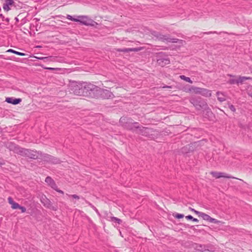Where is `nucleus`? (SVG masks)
Listing matches in <instances>:
<instances>
[{"label": "nucleus", "instance_id": "f257e3e1", "mask_svg": "<svg viewBox=\"0 0 252 252\" xmlns=\"http://www.w3.org/2000/svg\"><path fill=\"white\" fill-rule=\"evenodd\" d=\"M120 122L125 128L132 131H134L139 127V123L133 122L131 118L122 117L120 119Z\"/></svg>", "mask_w": 252, "mask_h": 252}, {"label": "nucleus", "instance_id": "3c124183", "mask_svg": "<svg viewBox=\"0 0 252 252\" xmlns=\"http://www.w3.org/2000/svg\"><path fill=\"white\" fill-rule=\"evenodd\" d=\"M6 21H9L8 19H6Z\"/></svg>", "mask_w": 252, "mask_h": 252}, {"label": "nucleus", "instance_id": "de8ad7c7", "mask_svg": "<svg viewBox=\"0 0 252 252\" xmlns=\"http://www.w3.org/2000/svg\"><path fill=\"white\" fill-rule=\"evenodd\" d=\"M15 20H16V21L17 22H19V19H18V18L17 17H16V18H15Z\"/></svg>", "mask_w": 252, "mask_h": 252}, {"label": "nucleus", "instance_id": "a18cd8bd", "mask_svg": "<svg viewBox=\"0 0 252 252\" xmlns=\"http://www.w3.org/2000/svg\"><path fill=\"white\" fill-rule=\"evenodd\" d=\"M47 69H49V70H54V68H51V67H48V68H47Z\"/></svg>", "mask_w": 252, "mask_h": 252}, {"label": "nucleus", "instance_id": "a211bd4d", "mask_svg": "<svg viewBox=\"0 0 252 252\" xmlns=\"http://www.w3.org/2000/svg\"><path fill=\"white\" fill-rule=\"evenodd\" d=\"M157 63L158 65L164 66L170 63V60L167 57H158L157 59Z\"/></svg>", "mask_w": 252, "mask_h": 252}, {"label": "nucleus", "instance_id": "f8f14e48", "mask_svg": "<svg viewBox=\"0 0 252 252\" xmlns=\"http://www.w3.org/2000/svg\"><path fill=\"white\" fill-rule=\"evenodd\" d=\"M158 38L161 40L163 42H170V43H177L179 39L177 38H170L168 35H162L159 34L157 36Z\"/></svg>", "mask_w": 252, "mask_h": 252}, {"label": "nucleus", "instance_id": "7c9ffc66", "mask_svg": "<svg viewBox=\"0 0 252 252\" xmlns=\"http://www.w3.org/2000/svg\"><path fill=\"white\" fill-rule=\"evenodd\" d=\"M20 205L16 203V202H14L11 206V207L12 209H19V207H20Z\"/></svg>", "mask_w": 252, "mask_h": 252}, {"label": "nucleus", "instance_id": "9d476101", "mask_svg": "<svg viewBox=\"0 0 252 252\" xmlns=\"http://www.w3.org/2000/svg\"><path fill=\"white\" fill-rule=\"evenodd\" d=\"M114 97V94L109 90L101 89L100 88L99 91L98 98L101 97L103 99H109Z\"/></svg>", "mask_w": 252, "mask_h": 252}, {"label": "nucleus", "instance_id": "4468645a", "mask_svg": "<svg viewBox=\"0 0 252 252\" xmlns=\"http://www.w3.org/2000/svg\"><path fill=\"white\" fill-rule=\"evenodd\" d=\"M12 7H16L14 0H5L2 7L4 11H8Z\"/></svg>", "mask_w": 252, "mask_h": 252}, {"label": "nucleus", "instance_id": "4c0bfd02", "mask_svg": "<svg viewBox=\"0 0 252 252\" xmlns=\"http://www.w3.org/2000/svg\"><path fill=\"white\" fill-rule=\"evenodd\" d=\"M19 209L21 210L22 213H25L26 211V208L25 207L20 206Z\"/></svg>", "mask_w": 252, "mask_h": 252}, {"label": "nucleus", "instance_id": "39448f33", "mask_svg": "<svg viewBox=\"0 0 252 252\" xmlns=\"http://www.w3.org/2000/svg\"><path fill=\"white\" fill-rule=\"evenodd\" d=\"M189 90V91H193L196 94H199L205 97H210L211 96V91L206 89L191 87Z\"/></svg>", "mask_w": 252, "mask_h": 252}, {"label": "nucleus", "instance_id": "0eeeda50", "mask_svg": "<svg viewBox=\"0 0 252 252\" xmlns=\"http://www.w3.org/2000/svg\"><path fill=\"white\" fill-rule=\"evenodd\" d=\"M137 131L136 133L139 134H141L142 135L150 137L151 135H152V132H153V130L152 128L143 127L142 126H139L138 128L136 129Z\"/></svg>", "mask_w": 252, "mask_h": 252}, {"label": "nucleus", "instance_id": "8fccbe9b", "mask_svg": "<svg viewBox=\"0 0 252 252\" xmlns=\"http://www.w3.org/2000/svg\"><path fill=\"white\" fill-rule=\"evenodd\" d=\"M228 75H229V76H230V77H234V76H233V75H231V74H228Z\"/></svg>", "mask_w": 252, "mask_h": 252}, {"label": "nucleus", "instance_id": "a878e982", "mask_svg": "<svg viewBox=\"0 0 252 252\" xmlns=\"http://www.w3.org/2000/svg\"><path fill=\"white\" fill-rule=\"evenodd\" d=\"M180 77L181 79L185 80L186 82H188L190 83H192V81H191V80L190 79V78L188 77H186L185 75H181Z\"/></svg>", "mask_w": 252, "mask_h": 252}, {"label": "nucleus", "instance_id": "b1692460", "mask_svg": "<svg viewBox=\"0 0 252 252\" xmlns=\"http://www.w3.org/2000/svg\"><path fill=\"white\" fill-rule=\"evenodd\" d=\"M7 52H10V53H14L16 55H19V56H24L25 55V53H21V52H18V51H15L13 49H8L7 51Z\"/></svg>", "mask_w": 252, "mask_h": 252}, {"label": "nucleus", "instance_id": "2f4dec72", "mask_svg": "<svg viewBox=\"0 0 252 252\" xmlns=\"http://www.w3.org/2000/svg\"><path fill=\"white\" fill-rule=\"evenodd\" d=\"M66 195H68L69 197H71L75 199L78 200L80 198V197L76 194L69 195L66 194Z\"/></svg>", "mask_w": 252, "mask_h": 252}, {"label": "nucleus", "instance_id": "5701e85b", "mask_svg": "<svg viewBox=\"0 0 252 252\" xmlns=\"http://www.w3.org/2000/svg\"><path fill=\"white\" fill-rule=\"evenodd\" d=\"M217 95L218 99L220 101L222 102L225 100V96L222 93L218 92L217 93Z\"/></svg>", "mask_w": 252, "mask_h": 252}, {"label": "nucleus", "instance_id": "ea45409f", "mask_svg": "<svg viewBox=\"0 0 252 252\" xmlns=\"http://www.w3.org/2000/svg\"><path fill=\"white\" fill-rule=\"evenodd\" d=\"M54 189L56 191L60 193H62L63 194H64V192L63 190L58 189L57 186H56V189Z\"/></svg>", "mask_w": 252, "mask_h": 252}, {"label": "nucleus", "instance_id": "bb28decb", "mask_svg": "<svg viewBox=\"0 0 252 252\" xmlns=\"http://www.w3.org/2000/svg\"><path fill=\"white\" fill-rule=\"evenodd\" d=\"M228 83L230 84H238V79H231L228 81Z\"/></svg>", "mask_w": 252, "mask_h": 252}, {"label": "nucleus", "instance_id": "f3484780", "mask_svg": "<svg viewBox=\"0 0 252 252\" xmlns=\"http://www.w3.org/2000/svg\"><path fill=\"white\" fill-rule=\"evenodd\" d=\"M211 175L215 178L218 179L221 177L230 179L234 177L223 172H211Z\"/></svg>", "mask_w": 252, "mask_h": 252}, {"label": "nucleus", "instance_id": "a19ab883", "mask_svg": "<svg viewBox=\"0 0 252 252\" xmlns=\"http://www.w3.org/2000/svg\"><path fill=\"white\" fill-rule=\"evenodd\" d=\"M132 49H130V48H125V49H122L121 50H120L121 51H123V52H127L129 51H132Z\"/></svg>", "mask_w": 252, "mask_h": 252}, {"label": "nucleus", "instance_id": "f704fd0d", "mask_svg": "<svg viewBox=\"0 0 252 252\" xmlns=\"http://www.w3.org/2000/svg\"><path fill=\"white\" fill-rule=\"evenodd\" d=\"M228 108L233 112L236 111V109L234 105L231 104H228Z\"/></svg>", "mask_w": 252, "mask_h": 252}, {"label": "nucleus", "instance_id": "473e14b6", "mask_svg": "<svg viewBox=\"0 0 252 252\" xmlns=\"http://www.w3.org/2000/svg\"><path fill=\"white\" fill-rule=\"evenodd\" d=\"M51 58V57H38L37 59L39 60H43L45 61H48Z\"/></svg>", "mask_w": 252, "mask_h": 252}, {"label": "nucleus", "instance_id": "72a5a7b5", "mask_svg": "<svg viewBox=\"0 0 252 252\" xmlns=\"http://www.w3.org/2000/svg\"><path fill=\"white\" fill-rule=\"evenodd\" d=\"M89 205L94 210V211H95V212L98 214L99 215V213L98 211V210L95 207H94L93 205H92L91 203H88Z\"/></svg>", "mask_w": 252, "mask_h": 252}, {"label": "nucleus", "instance_id": "c85d7f7f", "mask_svg": "<svg viewBox=\"0 0 252 252\" xmlns=\"http://www.w3.org/2000/svg\"><path fill=\"white\" fill-rule=\"evenodd\" d=\"M246 77H245V76H243V77L240 76L239 77V78L238 79V84L243 83L245 81H246Z\"/></svg>", "mask_w": 252, "mask_h": 252}, {"label": "nucleus", "instance_id": "37998d69", "mask_svg": "<svg viewBox=\"0 0 252 252\" xmlns=\"http://www.w3.org/2000/svg\"><path fill=\"white\" fill-rule=\"evenodd\" d=\"M163 88H172V86H164L163 87Z\"/></svg>", "mask_w": 252, "mask_h": 252}, {"label": "nucleus", "instance_id": "dca6fc26", "mask_svg": "<svg viewBox=\"0 0 252 252\" xmlns=\"http://www.w3.org/2000/svg\"><path fill=\"white\" fill-rule=\"evenodd\" d=\"M195 214L198 215L199 216L201 217L203 220H207L210 222L216 223L217 221L216 219L211 218L210 216L205 213L200 212H195Z\"/></svg>", "mask_w": 252, "mask_h": 252}, {"label": "nucleus", "instance_id": "4be33fe9", "mask_svg": "<svg viewBox=\"0 0 252 252\" xmlns=\"http://www.w3.org/2000/svg\"><path fill=\"white\" fill-rule=\"evenodd\" d=\"M41 202L43 204H44V205L46 207L50 208L51 207V203L50 201L48 199L42 198V199L41 200Z\"/></svg>", "mask_w": 252, "mask_h": 252}, {"label": "nucleus", "instance_id": "20e7f679", "mask_svg": "<svg viewBox=\"0 0 252 252\" xmlns=\"http://www.w3.org/2000/svg\"><path fill=\"white\" fill-rule=\"evenodd\" d=\"M40 158L44 161L47 162L51 164H59L60 163L61 160L56 157L48 155L47 154H43L41 152Z\"/></svg>", "mask_w": 252, "mask_h": 252}, {"label": "nucleus", "instance_id": "e433bc0d", "mask_svg": "<svg viewBox=\"0 0 252 252\" xmlns=\"http://www.w3.org/2000/svg\"><path fill=\"white\" fill-rule=\"evenodd\" d=\"M175 217L177 219H181L183 218L184 216L183 214H177Z\"/></svg>", "mask_w": 252, "mask_h": 252}, {"label": "nucleus", "instance_id": "423d86ee", "mask_svg": "<svg viewBox=\"0 0 252 252\" xmlns=\"http://www.w3.org/2000/svg\"><path fill=\"white\" fill-rule=\"evenodd\" d=\"M78 22L84 25L94 26L97 24L96 22L89 18L87 16H78Z\"/></svg>", "mask_w": 252, "mask_h": 252}, {"label": "nucleus", "instance_id": "09e8293b", "mask_svg": "<svg viewBox=\"0 0 252 252\" xmlns=\"http://www.w3.org/2000/svg\"><path fill=\"white\" fill-rule=\"evenodd\" d=\"M186 148V147L183 148V149H182L183 152H184V150H185Z\"/></svg>", "mask_w": 252, "mask_h": 252}, {"label": "nucleus", "instance_id": "c9c22d12", "mask_svg": "<svg viewBox=\"0 0 252 252\" xmlns=\"http://www.w3.org/2000/svg\"><path fill=\"white\" fill-rule=\"evenodd\" d=\"M248 94L249 95L252 97V87H250L248 89Z\"/></svg>", "mask_w": 252, "mask_h": 252}, {"label": "nucleus", "instance_id": "393cba45", "mask_svg": "<svg viewBox=\"0 0 252 252\" xmlns=\"http://www.w3.org/2000/svg\"><path fill=\"white\" fill-rule=\"evenodd\" d=\"M110 220H111L112 221L116 222L119 224L121 223L122 222V220L121 219H118L115 217H111Z\"/></svg>", "mask_w": 252, "mask_h": 252}, {"label": "nucleus", "instance_id": "aec40b11", "mask_svg": "<svg viewBox=\"0 0 252 252\" xmlns=\"http://www.w3.org/2000/svg\"><path fill=\"white\" fill-rule=\"evenodd\" d=\"M5 101L8 103L14 105L19 104L21 102L22 99L21 98H15L13 97H7Z\"/></svg>", "mask_w": 252, "mask_h": 252}, {"label": "nucleus", "instance_id": "412c9836", "mask_svg": "<svg viewBox=\"0 0 252 252\" xmlns=\"http://www.w3.org/2000/svg\"><path fill=\"white\" fill-rule=\"evenodd\" d=\"M204 109L205 117H211L213 115V113L212 112L211 109L208 107V106L207 105V107Z\"/></svg>", "mask_w": 252, "mask_h": 252}, {"label": "nucleus", "instance_id": "c756f323", "mask_svg": "<svg viewBox=\"0 0 252 252\" xmlns=\"http://www.w3.org/2000/svg\"><path fill=\"white\" fill-rule=\"evenodd\" d=\"M186 218L189 220H192L193 221L198 222V220L197 219L194 218L191 215H188L186 216Z\"/></svg>", "mask_w": 252, "mask_h": 252}, {"label": "nucleus", "instance_id": "79ce46f5", "mask_svg": "<svg viewBox=\"0 0 252 252\" xmlns=\"http://www.w3.org/2000/svg\"><path fill=\"white\" fill-rule=\"evenodd\" d=\"M217 33V32H203V34H211V33Z\"/></svg>", "mask_w": 252, "mask_h": 252}, {"label": "nucleus", "instance_id": "49530a36", "mask_svg": "<svg viewBox=\"0 0 252 252\" xmlns=\"http://www.w3.org/2000/svg\"><path fill=\"white\" fill-rule=\"evenodd\" d=\"M191 210L194 212L195 213V212H198L197 211L195 210L194 209L191 208Z\"/></svg>", "mask_w": 252, "mask_h": 252}, {"label": "nucleus", "instance_id": "6e6552de", "mask_svg": "<svg viewBox=\"0 0 252 252\" xmlns=\"http://www.w3.org/2000/svg\"><path fill=\"white\" fill-rule=\"evenodd\" d=\"M83 83L74 84L71 86V91L74 94L83 96Z\"/></svg>", "mask_w": 252, "mask_h": 252}, {"label": "nucleus", "instance_id": "f03ea898", "mask_svg": "<svg viewBox=\"0 0 252 252\" xmlns=\"http://www.w3.org/2000/svg\"><path fill=\"white\" fill-rule=\"evenodd\" d=\"M189 102L197 110L205 109L207 107V102L200 97H192L189 99Z\"/></svg>", "mask_w": 252, "mask_h": 252}, {"label": "nucleus", "instance_id": "cd10ccee", "mask_svg": "<svg viewBox=\"0 0 252 252\" xmlns=\"http://www.w3.org/2000/svg\"><path fill=\"white\" fill-rule=\"evenodd\" d=\"M67 19L72 21L78 22V18L77 19L73 18L72 16L69 15H67L66 17Z\"/></svg>", "mask_w": 252, "mask_h": 252}, {"label": "nucleus", "instance_id": "9b49d317", "mask_svg": "<svg viewBox=\"0 0 252 252\" xmlns=\"http://www.w3.org/2000/svg\"><path fill=\"white\" fill-rule=\"evenodd\" d=\"M194 248L198 252H204L207 251L211 252L214 251L209 245L195 244Z\"/></svg>", "mask_w": 252, "mask_h": 252}, {"label": "nucleus", "instance_id": "1a4fd4ad", "mask_svg": "<svg viewBox=\"0 0 252 252\" xmlns=\"http://www.w3.org/2000/svg\"><path fill=\"white\" fill-rule=\"evenodd\" d=\"M6 147L10 151H13L14 153L20 155L21 153L22 148L20 147L18 145L15 144L13 142H8L5 144Z\"/></svg>", "mask_w": 252, "mask_h": 252}, {"label": "nucleus", "instance_id": "c03bdc74", "mask_svg": "<svg viewBox=\"0 0 252 252\" xmlns=\"http://www.w3.org/2000/svg\"><path fill=\"white\" fill-rule=\"evenodd\" d=\"M246 80H251L252 79V78L250 77H246Z\"/></svg>", "mask_w": 252, "mask_h": 252}, {"label": "nucleus", "instance_id": "6ab92c4d", "mask_svg": "<svg viewBox=\"0 0 252 252\" xmlns=\"http://www.w3.org/2000/svg\"><path fill=\"white\" fill-rule=\"evenodd\" d=\"M45 181L53 189H56L57 185L55 182L52 179V178L51 177H47L45 179Z\"/></svg>", "mask_w": 252, "mask_h": 252}, {"label": "nucleus", "instance_id": "58836bf2", "mask_svg": "<svg viewBox=\"0 0 252 252\" xmlns=\"http://www.w3.org/2000/svg\"><path fill=\"white\" fill-rule=\"evenodd\" d=\"M8 201L9 204L11 205L15 202L11 197L8 198Z\"/></svg>", "mask_w": 252, "mask_h": 252}, {"label": "nucleus", "instance_id": "7ed1b4c3", "mask_svg": "<svg viewBox=\"0 0 252 252\" xmlns=\"http://www.w3.org/2000/svg\"><path fill=\"white\" fill-rule=\"evenodd\" d=\"M20 155L25 156L32 159L40 158L41 152L31 150L22 148Z\"/></svg>", "mask_w": 252, "mask_h": 252}, {"label": "nucleus", "instance_id": "2eb2a0df", "mask_svg": "<svg viewBox=\"0 0 252 252\" xmlns=\"http://www.w3.org/2000/svg\"><path fill=\"white\" fill-rule=\"evenodd\" d=\"M92 83L84 82L83 83V96H89L90 95V91L91 90Z\"/></svg>", "mask_w": 252, "mask_h": 252}, {"label": "nucleus", "instance_id": "ddd939ff", "mask_svg": "<svg viewBox=\"0 0 252 252\" xmlns=\"http://www.w3.org/2000/svg\"><path fill=\"white\" fill-rule=\"evenodd\" d=\"M91 90L90 91V94L88 97L92 98H98L99 91L100 88L92 84Z\"/></svg>", "mask_w": 252, "mask_h": 252}]
</instances>
